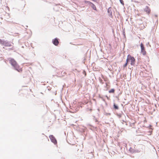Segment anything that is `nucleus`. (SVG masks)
I'll return each instance as SVG.
<instances>
[{
  "label": "nucleus",
  "instance_id": "1",
  "mask_svg": "<svg viewBox=\"0 0 159 159\" xmlns=\"http://www.w3.org/2000/svg\"><path fill=\"white\" fill-rule=\"evenodd\" d=\"M8 60L9 63L11 65L14 67L15 69L19 72H20L22 71V69L20 68V66L15 59L12 58H8Z\"/></svg>",
  "mask_w": 159,
  "mask_h": 159
},
{
  "label": "nucleus",
  "instance_id": "2",
  "mask_svg": "<svg viewBox=\"0 0 159 159\" xmlns=\"http://www.w3.org/2000/svg\"><path fill=\"white\" fill-rule=\"evenodd\" d=\"M126 61L128 63H130L131 65H134L135 64V59L129 54L127 56Z\"/></svg>",
  "mask_w": 159,
  "mask_h": 159
},
{
  "label": "nucleus",
  "instance_id": "3",
  "mask_svg": "<svg viewBox=\"0 0 159 159\" xmlns=\"http://www.w3.org/2000/svg\"><path fill=\"white\" fill-rule=\"evenodd\" d=\"M141 52L143 55H145L146 54V52L145 51L143 44V43H141L140 44Z\"/></svg>",
  "mask_w": 159,
  "mask_h": 159
},
{
  "label": "nucleus",
  "instance_id": "4",
  "mask_svg": "<svg viewBox=\"0 0 159 159\" xmlns=\"http://www.w3.org/2000/svg\"><path fill=\"white\" fill-rule=\"evenodd\" d=\"M49 138L50 139L51 142H52L55 144H56L57 143V142L55 137L53 135H50L49 136Z\"/></svg>",
  "mask_w": 159,
  "mask_h": 159
},
{
  "label": "nucleus",
  "instance_id": "5",
  "mask_svg": "<svg viewBox=\"0 0 159 159\" xmlns=\"http://www.w3.org/2000/svg\"><path fill=\"white\" fill-rule=\"evenodd\" d=\"M52 42L53 44L55 46L58 45L59 43L58 39L57 38L55 39H53L52 40Z\"/></svg>",
  "mask_w": 159,
  "mask_h": 159
},
{
  "label": "nucleus",
  "instance_id": "6",
  "mask_svg": "<svg viewBox=\"0 0 159 159\" xmlns=\"http://www.w3.org/2000/svg\"><path fill=\"white\" fill-rule=\"evenodd\" d=\"M144 10L145 12H146L148 14H149L151 12L150 9L148 6L146 7L144 9Z\"/></svg>",
  "mask_w": 159,
  "mask_h": 159
},
{
  "label": "nucleus",
  "instance_id": "7",
  "mask_svg": "<svg viewBox=\"0 0 159 159\" xmlns=\"http://www.w3.org/2000/svg\"><path fill=\"white\" fill-rule=\"evenodd\" d=\"M4 45L7 47H10L11 46V43L8 42H4Z\"/></svg>",
  "mask_w": 159,
  "mask_h": 159
},
{
  "label": "nucleus",
  "instance_id": "8",
  "mask_svg": "<svg viewBox=\"0 0 159 159\" xmlns=\"http://www.w3.org/2000/svg\"><path fill=\"white\" fill-rule=\"evenodd\" d=\"M90 5H91V7L93 8V9L97 11L96 7L93 3H91Z\"/></svg>",
  "mask_w": 159,
  "mask_h": 159
},
{
  "label": "nucleus",
  "instance_id": "9",
  "mask_svg": "<svg viewBox=\"0 0 159 159\" xmlns=\"http://www.w3.org/2000/svg\"><path fill=\"white\" fill-rule=\"evenodd\" d=\"M114 89H111L109 91V93H114Z\"/></svg>",
  "mask_w": 159,
  "mask_h": 159
},
{
  "label": "nucleus",
  "instance_id": "10",
  "mask_svg": "<svg viewBox=\"0 0 159 159\" xmlns=\"http://www.w3.org/2000/svg\"><path fill=\"white\" fill-rule=\"evenodd\" d=\"M128 63V62H127V61H126V63L124 64V65L123 66L125 68L127 66Z\"/></svg>",
  "mask_w": 159,
  "mask_h": 159
},
{
  "label": "nucleus",
  "instance_id": "11",
  "mask_svg": "<svg viewBox=\"0 0 159 159\" xmlns=\"http://www.w3.org/2000/svg\"><path fill=\"white\" fill-rule=\"evenodd\" d=\"M114 107L115 109H118V107L117 106H116L115 104H114Z\"/></svg>",
  "mask_w": 159,
  "mask_h": 159
},
{
  "label": "nucleus",
  "instance_id": "12",
  "mask_svg": "<svg viewBox=\"0 0 159 159\" xmlns=\"http://www.w3.org/2000/svg\"><path fill=\"white\" fill-rule=\"evenodd\" d=\"M84 2L85 3H88L89 4H90L91 3V2H89V1H84Z\"/></svg>",
  "mask_w": 159,
  "mask_h": 159
},
{
  "label": "nucleus",
  "instance_id": "13",
  "mask_svg": "<svg viewBox=\"0 0 159 159\" xmlns=\"http://www.w3.org/2000/svg\"><path fill=\"white\" fill-rule=\"evenodd\" d=\"M120 2L123 5H124V2L123 0H120Z\"/></svg>",
  "mask_w": 159,
  "mask_h": 159
},
{
  "label": "nucleus",
  "instance_id": "14",
  "mask_svg": "<svg viewBox=\"0 0 159 159\" xmlns=\"http://www.w3.org/2000/svg\"><path fill=\"white\" fill-rule=\"evenodd\" d=\"M63 73L65 75L66 74V73L65 72H64Z\"/></svg>",
  "mask_w": 159,
  "mask_h": 159
},
{
  "label": "nucleus",
  "instance_id": "15",
  "mask_svg": "<svg viewBox=\"0 0 159 159\" xmlns=\"http://www.w3.org/2000/svg\"><path fill=\"white\" fill-rule=\"evenodd\" d=\"M84 74H85V75H86V72H85V71H84Z\"/></svg>",
  "mask_w": 159,
  "mask_h": 159
},
{
  "label": "nucleus",
  "instance_id": "16",
  "mask_svg": "<svg viewBox=\"0 0 159 159\" xmlns=\"http://www.w3.org/2000/svg\"><path fill=\"white\" fill-rule=\"evenodd\" d=\"M45 136L47 139H48V137L47 136Z\"/></svg>",
  "mask_w": 159,
  "mask_h": 159
}]
</instances>
